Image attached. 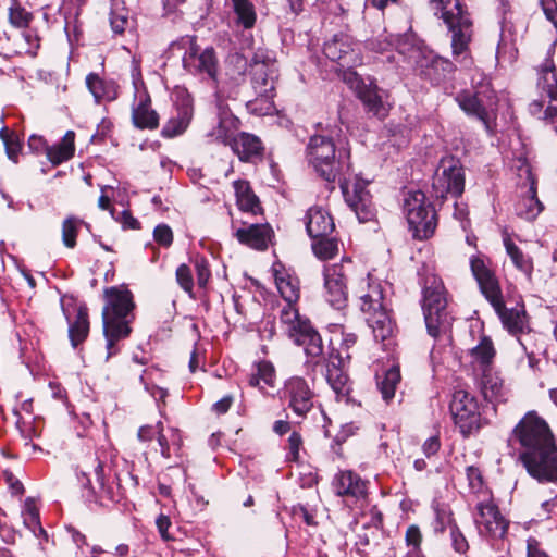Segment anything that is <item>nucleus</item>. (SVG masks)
<instances>
[{"mask_svg":"<svg viewBox=\"0 0 557 557\" xmlns=\"http://www.w3.org/2000/svg\"><path fill=\"white\" fill-rule=\"evenodd\" d=\"M307 158L323 180L329 183L339 181L345 202L355 212L359 222L364 223L374 219L376 210L367 189L368 183L356 178V182L350 184L346 178L351 171L348 147H337L331 137L314 135L307 145Z\"/></svg>","mask_w":557,"mask_h":557,"instance_id":"nucleus-1","label":"nucleus"},{"mask_svg":"<svg viewBox=\"0 0 557 557\" xmlns=\"http://www.w3.org/2000/svg\"><path fill=\"white\" fill-rule=\"evenodd\" d=\"M509 445L518 461L539 483H557V443L550 426L536 411H528L512 429Z\"/></svg>","mask_w":557,"mask_h":557,"instance_id":"nucleus-2","label":"nucleus"},{"mask_svg":"<svg viewBox=\"0 0 557 557\" xmlns=\"http://www.w3.org/2000/svg\"><path fill=\"white\" fill-rule=\"evenodd\" d=\"M273 274L275 285L286 301L280 312V323L284 333L296 345L302 346L307 356L321 357L323 354L321 335L312 326L310 320L301 317L295 307L300 297L299 278L282 263L273 265Z\"/></svg>","mask_w":557,"mask_h":557,"instance_id":"nucleus-3","label":"nucleus"},{"mask_svg":"<svg viewBox=\"0 0 557 557\" xmlns=\"http://www.w3.org/2000/svg\"><path fill=\"white\" fill-rule=\"evenodd\" d=\"M470 268L479 284L481 293L499 317L504 327L511 335L517 336L518 342L527 352L528 347L519 337L520 335L530 332L524 306L521 305L515 308H507L505 306L499 281L483 257L472 256L470 259Z\"/></svg>","mask_w":557,"mask_h":557,"instance_id":"nucleus-4","label":"nucleus"},{"mask_svg":"<svg viewBox=\"0 0 557 557\" xmlns=\"http://www.w3.org/2000/svg\"><path fill=\"white\" fill-rule=\"evenodd\" d=\"M82 474L86 478L85 487L88 488V499L100 505L108 506L120 502L126 487L135 488L139 484L138 478L131 471L125 472V478L121 473H114V483L107 482V470L111 471L106 451H96L87 456L82 462Z\"/></svg>","mask_w":557,"mask_h":557,"instance_id":"nucleus-5","label":"nucleus"},{"mask_svg":"<svg viewBox=\"0 0 557 557\" xmlns=\"http://www.w3.org/2000/svg\"><path fill=\"white\" fill-rule=\"evenodd\" d=\"M106 305L102 309L103 334L107 341V359L119 352L116 343L127 338L132 310L135 307L133 294L123 286L104 289Z\"/></svg>","mask_w":557,"mask_h":557,"instance_id":"nucleus-6","label":"nucleus"},{"mask_svg":"<svg viewBox=\"0 0 557 557\" xmlns=\"http://www.w3.org/2000/svg\"><path fill=\"white\" fill-rule=\"evenodd\" d=\"M434 14L442 18L451 32V49L455 60L465 67L472 65L469 44L472 22L462 0H430Z\"/></svg>","mask_w":557,"mask_h":557,"instance_id":"nucleus-7","label":"nucleus"},{"mask_svg":"<svg viewBox=\"0 0 557 557\" xmlns=\"http://www.w3.org/2000/svg\"><path fill=\"white\" fill-rule=\"evenodd\" d=\"M422 295L428 333L434 338H440L450 331L454 321L448 310L447 292L443 281L435 275L426 276Z\"/></svg>","mask_w":557,"mask_h":557,"instance_id":"nucleus-8","label":"nucleus"},{"mask_svg":"<svg viewBox=\"0 0 557 557\" xmlns=\"http://www.w3.org/2000/svg\"><path fill=\"white\" fill-rule=\"evenodd\" d=\"M359 290L360 310L366 314L369 327L376 341H385L394 330L393 321L384 304L383 287L370 275L361 282Z\"/></svg>","mask_w":557,"mask_h":557,"instance_id":"nucleus-9","label":"nucleus"},{"mask_svg":"<svg viewBox=\"0 0 557 557\" xmlns=\"http://www.w3.org/2000/svg\"><path fill=\"white\" fill-rule=\"evenodd\" d=\"M471 87L457 92L455 100L468 116L478 119L491 132V111L497 103L496 92L490 78L480 72L472 75Z\"/></svg>","mask_w":557,"mask_h":557,"instance_id":"nucleus-10","label":"nucleus"},{"mask_svg":"<svg viewBox=\"0 0 557 557\" xmlns=\"http://www.w3.org/2000/svg\"><path fill=\"white\" fill-rule=\"evenodd\" d=\"M403 211L409 230L416 239H428L437 227V214L434 206L421 190L404 193Z\"/></svg>","mask_w":557,"mask_h":557,"instance_id":"nucleus-11","label":"nucleus"},{"mask_svg":"<svg viewBox=\"0 0 557 557\" xmlns=\"http://www.w3.org/2000/svg\"><path fill=\"white\" fill-rule=\"evenodd\" d=\"M172 48L185 49L182 58L183 67L194 75H207L216 81L218 57L212 47L200 50L195 37H184L174 42Z\"/></svg>","mask_w":557,"mask_h":557,"instance_id":"nucleus-12","label":"nucleus"},{"mask_svg":"<svg viewBox=\"0 0 557 557\" xmlns=\"http://www.w3.org/2000/svg\"><path fill=\"white\" fill-rule=\"evenodd\" d=\"M449 410L455 425L468 437L481 428V412L476 398L467 391L454 392Z\"/></svg>","mask_w":557,"mask_h":557,"instance_id":"nucleus-13","label":"nucleus"},{"mask_svg":"<svg viewBox=\"0 0 557 557\" xmlns=\"http://www.w3.org/2000/svg\"><path fill=\"white\" fill-rule=\"evenodd\" d=\"M277 78L276 67L259 66L252 70L251 84L257 97L247 102L251 112L268 114L274 109L273 99Z\"/></svg>","mask_w":557,"mask_h":557,"instance_id":"nucleus-14","label":"nucleus"},{"mask_svg":"<svg viewBox=\"0 0 557 557\" xmlns=\"http://www.w3.org/2000/svg\"><path fill=\"white\" fill-rule=\"evenodd\" d=\"M351 267V260L345 259L324 268V293L325 300L333 308L341 310L346 307L348 300L347 277Z\"/></svg>","mask_w":557,"mask_h":557,"instance_id":"nucleus-15","label":"nucleus"},{"mask_svg":"<svg viewBox=\"0 0 557 557\" xmlns=\"http://www.w3.org/2000/svg\"><path fill=\"white\" fill-rule=\"evenodd\" d=\"M356 46L348 35L339 34L326 41L323 47V53L327 59L348 69L345 79L349 82H352V78L358 79L357 73L351 69L362 63L359 49Z\"/></svg>","mask_w":557,"mask_h":557,"instance_id":"nucleus-16","label":"nucleus"},{"mask_svg":"<svg viewBox=\"0 0 557 557\" xmlns=\"http://www.w3.org/2000/svg\"><path fill=\"white\" fill-rule=\"evenodd\" d=\"M282 398L295 416L304 419L313 409L315 395L304 377L293 376L285 382Z\"/></svg>","mask_w":557,"mask_h":557,"instance_id":"nucleus-17","label":"nucleus"},{"mask_svg":"<svg viewBox=\"0 0 557 557\" xmlns=\"http://www.w3.org/2000/svg\"><path fill=\"white\" fill-rule=\"evenodd\" d=\"M224 124L225 120L221 119L219 122L216 138L224 144H230L232 150L238 156L240 161L249 162L253 158L262 156L263 146L257 136L249 133H240L231 138Z\"/></svg>","mask_w":557,"mask_h":557,"instance_id":"nucleus-18","label":"nucleus"},{"mask_svg":"<svg viewBox=\"0 0 557 557\" xmlns=\"http://www.w3.org/2000/svg\"><path fill=\"white\" fill-rule=\"evenodd\" d=\"M455 64L443 57L436 55L433 51L425 50L413 66V71L420 77L438 85L455 72Z\"/></svg>","mask_w":557,"mask_h":557,"instance_id":"nucleus-19","label":"nucleus"},{"mask_svg":"<svg viewBox=\"0 0 557 557\" xmlns=\"http://www.w3.org/2000/svg\"><path fill=\"white\" fill-rule=\"evenodd\" d=\"M537 88L548 98L543 119L553 121L557 116V69L550 57L537 69Z\"/></svg>","mask_w":557,"mask_h":557,"instance_id":"nucleus-20","label":"nucleus"},{"mask_svg":"<svg viewBox=\"0 0 557 557\" xmlns=\"http://www.w3.org/2000/svg\"><path fill=\"white\" fill-rule=\"evenodd\" d=\"M433 191L436 198L444 199L447 195L457 198L465 190V173L461 166L456 164L444 168L441 173H436L432 183Z\"/></svg>","mask_w":557,"mask_h":557,"instance_id":"nucleus-21","label":"nucleus"},{"mask_svg":"<svg viewBox=\"0 0 557 557\" xmlns=\"http://www.w3.org/2000/svg\"><path fill=\"white\" fill-rule=\"evenodd\" d=\"M350 354L343 356L341 351H332L326 363V381L337 396H347L350 393L349 377L345 371L346 361Z\"/></svg>","mask_w":557,"mask_h":557,"instance_id":"nucleus-22","label":"nucleus"},{"mask_svg":"<svg viewBox=\"0 0 557 557\" xmlns=\"http://www.w3.org/2000/svg\"><path fill=\"white\" fill-rule=\"evenodd\" d=\"M234 235L240 244L263 251L271 244L274 232L269 223H244Z\"/></svg>","mask_w":557,"mask_h":557,"instance_id":"nucleus-23","label":"nucleus"},{"mask_svg":"<svg viewBox=\"0 0 557 557\" xmlns=\"http://www.w3.org/2000/svg\"><path fill=\"white\" fill-rule=\"evenodd\" d=\"M476 386L485 400L491 403L506 401V389L504 380L495 368L474 372Z\"/></svg>","mask_w":557,"mask_h":557,"instance_id":"nucleus-24","label":"nucleus"},{"mask_svg":"<svg viewBox=\"0 0 557 557\" xmlns=\"http://www.w3.org/2000/svg\"><path fill=\"white\" fill-rule=\"evenodd\" d=\"M333 488L338 496L364 499L368 495L367 482L361 476L351 471H339L333 479Z\"/></svg>","mask_w":557,"mask_h":557,"instance_id":"nucleus-25","label":"nucleus"},{"mask_svg":"<svg viewBox=\"0 0 557 557\" xmlns=\"http://www.w3.org/2000/svg\"><path fill=\"white\" fill-rule=\"evenodd\" d=\"M476 509L479 517L475 519V522L479 525H483L490 535L503 537L507 533L508 522L493 502L479 503Z\"/></svg>","mask_w":557,"mask_h":557,"instance_id":"nucleus-26","label":"nucleus"},{"mask_svg":"<svg viewBox=\"0 0 557 557\" xmlns=\"http://www.w3.org/2000/svg\"><path fill=\"white\" fill-rule=\"evenodd\" d=\"M194 108L189 96L182 98L177 103L175 113L164 124L161 135L164 138H174L182 135L190 124Z\"/></svg>","mask_w":557,"mask_h":557,"instance_id":"nucleus-27","label":"nucleus"},{"mask_svg":"<svg viewBox=\"0 0 557 557\" xmlns=\"http://www.w3.org/2000/svg\"><path fill=\"white\" fill-rule=\"evenodd\" d=\"M306 230L311 238L329 236L335 227L333 218L321 207H312L306 213Z\"/></svg>","mask_w":557,"mask_h":557,"instance_id":"nucleus-28","label":"nucleus"},{"mask_svg":"<svg viewBox=\"0 0 557 557\" xmlns=\"http://www.w3.org/2000/svg\"><path fill=\"white\" fill-rule=\"evenodd\" d=\"M138 96L139 101L132 109L133 124L139 129H156L159 125V115L151 109L149 94L144 89Z\"/></svg>","mask_w":557,"mask_h":557,"instance_id":"nucleus-29","label":"nucleus"},{"mask_svg":"<svg viewBox=\"0 0 557 557\" xmlns=\"http://www.w3.org/2000/svg\"><path fill=\"white\" fill-rule=\"evenodd\" d=\"M86 86L97 103L114 101L119 96V86L113 79H106L96 73L86 76Z\"/></svg>","mask_w":557,"mask_h":557,"instance_id":"nucleus-30","label":"nucleus"},{"mask_svg":"<svg viewBox=\"0 0 557 557\" xmlns=\"http://www.w3.org/2000/svg\"><path fill=\"white\" fill-rule=\"evenodd\" d=\"M503 244L513 267L523 273L529 281H531L534 269L532 257L524 253V251L516 245L511 235L506 230L503 233Z\"/></svg>","mask_w":557,"mask_h":557,"instance_id":"nucleus-31","label":"nucleus"},{"mask_svg":"<svg viewBox=\"0 0 557 557\" xmlns=\"http://www.w3.org/2000/svg\"><path fill=\"white\" fill-rule=\"evenodd\" d=\"M358 97L362 101L368 113H371L380 120L387 116L388 108L383 102L381 89L375 84L370 83L369 85L360 87L358 90Z\"/></svg>","mask_w":557,"mask_h":557,"instance_id":"nucleus-32","label":"nucleus"},{"mask_svg":"<svg viewBox=\"0 0 557 557\" xmlns=\"http://www.w3.org/2000/svg\"><path fill=\"white\" fill-rule=\"evenodd\" d=\"M470 355L473 359V372L494 368L493 361L496 356V350L492 339L488 336L482 335L479 344L470 350Z\"/></svg>","mask_w":557,"mask_h":557,"instance_id":"nucleus-33","label":"nucleus"},{"mask_svg":"<svg viewBox=\"0 0 557 557\" xmlns=\"http://www.w3.org/2000/svg\"><path fill=\"white\" fill-rule=\"evenodd\" d=\"M234 13V23L243 29H252L257 23V11L251 0H226Z\"/></svg>","mask_w":557,"mask_h":557,"instance_id":"nucleus-34","label":"nucleus"},{"mask_svg":"<svg viewBox=\"0 0 557 557\" xmlns=\"http://www.w3.org/2000/svg\"><path fill=\"white\" fill-rule=\"evenodd\" d=\"M65 312V309H63ZM69 322V338L74 348L82 344L89 334V315L88 308L86 305H79L77 308V314L74 321L70 320V317L64 313Z\"/></svg>","mask_w":557,"mask_h":557,"instance_id":"nucleus-35","label":"nucleus"},{"mask_svg":"<svg viewBox=\"0 0 557 557\" xmlns=\"http://www.w3.org/2000/svg\"><path fill=\"white\" fill-rule=\"evenodd\" d=\"M542 211L543 205L537 198L536 183L532 178L525 195L516 203V213L527 221H533Z\"/></svg>","mask_w":557,"mask_h":557,"instance_id":"nucleus-36","label":"nucleus"},{"mask_svg":"<svg viewBox=\"0 0 557 557\" xmlns=\"http://www.w3.org/2000/svg\"><path fill=\"white\" fill-rule=\"evenodd\" d=\"M233 185L236 195V203L242 211L252 214H257L261 211L259 199L252 191L249 182L237 180Z\"/></svg>","mask_w":557,"mask_h":557,"instance_id":"nucleus-37","label":"nucleus"},{"mask_svg":"<svg viewBox=\"0 0 557 557\" xmlns=\"http://www.w3.org/2000/svg\"><path fill=\"white\" fill-rule=\"evenodd\" d=\"M74 139L75 133L73 131H67L59 144L47 146L46 153L49 161L54 165H59L71 159L75 150Z\"/></svg>","mask_w":557,"mask_h":557,"instance_id":"nucleus-38","label":"nucleus"},{"mask_svg":"<svg viewBox=\"0 0 557 557\" xmlns=\"http://www.w3.org/2000/svg\"><path fill=\"white\" fill-rule=\"evenodd\" d=\"M275 382V369L270 361H259L251 368V372L248 374V384L251 387H259L261 391L264 389L263 383L267 386L273 387Z\"/></svg>","mask_w":557,"mask_h":557,"instance_id":"nucleus-39","label":"nucleus"},{"mask_svg":"<svg viewBox=\"0 0 557 557\" xmlns=\"http://www.w3.org/2000/svg\"><path fill=\"white\" fill-rule=\"evenodd\" d=\"M157 441L162 457L170 459L173 456H180L183 438L178 429L168 428L166 433L157 435Z\"/></svg>","mask_w":557,"mask_h":557,"instance_id":"nucleus-40","label":"nucleus"},{"mask_svg":"<svg viewBox=\"0 0 557 557\" xmlns=\"http://www.w3.org/2000/svg\"><path fill=\"white\" fill-rule=\"evenodd\" d=\"M392 39L394 41L393 48H395L397 53L403 55L404 59L412 65V67L425 51V49L412 44L406 36L394 35Z\"/></svg>","mask_w":557,"mask_h":557,"instance_id":"nucleus-41","label":"nucleus"},{"mask_svg":"<svg viewBox=\"0 0 557 557\" xmlns=\"http://www.w3.org/2000/svg\"><path fill=\"white\" fill-rule=\"evenodd\" d=\"M400 370L398 367H392L386 370L383 376H377V387L382 398L388 403L391 401L396 392V387L400 382Z\"/></svg>","mask_w":557,"mask_h":557,"instance_id":"nucleus-42","label":"nucleus"},{"mask_svg":"<svg viewBox=\"0 0 557 557\" xmlns=\"http://www.w3.org/2000/svg\"><path fill=\"white\" fill-rule=\"evenodd\" d=\"M22 517L25 527L35 535H44L47 537V533L40 523L39 509L33 498H27L25 500Z\"/></svg>","mask_w":557,"mask_h":557,"instance_id":"nucleus-43","label":"nucleus"},{"mask_svg":"<svg viewBox=\"0 0 557 557\" xmlns=\"http://www.w3.org/2000/svg\"><path fill=\"white\" fill-rule=\"evenodd\" d=\"M312 250L321 260L332 259L338 252V240L334 237L323 236L312 238Z\"/></svg>","mask_w":557,"mask_h":557,"instance_id":"nucleus-44","label":"nucleus"},{"mask_svg":"<svg viewBox=\"0 0 557 557\" xmlns=\"http://www.w3.org/2000/svg\"><path fill=\"white\" fill-rule=\"evenodd\" d=\"M33 21V14L28 12L18 0H11L9 7V22L16 28H26Z\"/></svg>","mask_w":557,"mask_h":557,"instance_id":"nucleus-45","label":"nucleus"},{"mask_svg":"<svg viewBox=\"0 0 557 557\" xmlns=\"http://www.w3.org/2000/svg\"><path fill=\"white\" fill-rule=\"evenodd\" d=\"M84 221L75 215H69L62 222V242L65 247L73 249L76 246L78 231Z\"/></svg>","mask_w":557,"mask_h":557,"instance_id":"nucleus-46","label":"nucleus"},{"mask_svg":"<svg viewBox=\"0 0 557 557\" xmlns=\"http://www.w3.org/2000/svg\"><path fill=\"white\" fill-rule=\"evenodd\" d=\"M435 512V520L433 523L434 531L436 533H443L447 528H451V524L457 523L453 517V511L447 505L435 504L433 505Z\"/></svg>","mask_w":557,"mask_h":557,"instance_id":"nucleus-47","label":"nucleus"},{"mask_svg":"<svg viewBox=\"0 0 557 557\" xmlns=\"http://www.w3.org/2000/svg\"><path fill=\"white\" fill-rule=\"evenodd\" d=\"M450 546L455 553L463 556L468 553L470 545L469 542L460 530L457 523L451 524L449 529Z\"/></svg>","mask_w":557,"mask_h":557,"instance_id":"nucleus-48","label":"nucleus"},{"mask_svg":"<svg viewBox=\"0 0 557 557\" xmlns=\"http://www.w3.org/2000/svg\"><path fill=\"white\" fill-rule=\"evenodd\" d=\"M175 276L181 288L187 293L189 297L194 298V278L190 268L185 263L180 264L176 269Z\"/></svg>","mask_w":557,"mask_h":557,"instance_id":"nucleus-49","label":"nucleus"},{"mask_svg":"<svg viewBox=\"0 0 557 557\" xmlns=\"http://www.w3.org/2000/svg\"><path fill=\"white\" fill-rule=\"evenodd\" d=\"M251 64L253 69L259 66L276 67L275 54L272 50H269L264 47H259L253 52Z\"/></svg>","mask_w":557,"mask_h":557,"instance_id":"nucleus-50","label":"nucleus"},{"mask_svg":"<svg viewBox=\"0 0 557 557\" xmlns=\"http://www.w3.org/2000/svg\"><path fill=\"white\" fill-rule=\"evenodd\" d=\"M302 446V437L300 433L294 431L290 433L287 440V454L286 461L288 462H299L300 456L299 450Z\"/></svg>","mask_w":557,"mask_h":557,"instance_id":"nucleus-51","label":"nucleus"},{"mask_svg":"<svg viewBox=\"0 0 557 557\" xmlns=\"http://www.w3.org/2000/svg\"><path fill=\"white\" fill-rule=\"evenodd\" d=\"M129 24L128 13L124 10L114 9L110 13V25L115 34H123Z\"/></svg>","mask_w":557,"mask_h":557,"instance_id":"nucleus-52","label":"nucleus"},{"mask_svg":"<svg viewBox=\"0 0 557 557\" xmlns=\"http://www.w3.org/2000/svg\"><path fill=\"white\" fill-rule=\"evenodd\" d=\"M194 265L197 274V284L200 288H206L210 276L211 271L209 267V262L205 257H197L194 260Z\"/></svg>","mask_w":557,"mask_h":557,"instance_id":"nucleus-53","label":"nucleus"},{"mask_svg":"<svg viewBox=\"0 0 557 557\" xmlns=\"http://www.w3.org/2000/svg\"><path fill=\"white\" fill-rule=\"evenodd\" d=\"M153 239L162 247L169 248L173 243V232L168 224H158L153 230Z\"/></svg>","mask_w":557,"mask_h":557,"instance_id":"nucleus-54","label":"nucleus"},{"mask_svg":"<svg viewBox=\"0 0 557 557\" xmlns=\"http://www.w3.org/2000/svg\"><path fill=\"white\" fill-rule=\"evenodd\" d=\"M394 35H380L376 38L370 40L368 46L371 50L383 53L385 51L391 50L394 47V41L392 39Z\"/></svg>","mask_w":557,"mask_h":557,"instance_id":"nucleus-55","label":"nucleus"},{"mask_svg":"<svg viewBox=\"0 0 557 557\" xmlns=\"http://www.w3.org/2000/svg\"><path fill=\"white\" fill-rule=\"evenodd\" d=\"M537 517L541 520H548L557 517V494L550 499L542 502L537 511Z\"/></svg>","mask_w":557,"mask_h":557,"instance_id":"nucleus-56","label":"nucleus"},{"mask_svg":"<svg viewBox=\"0 0 557 557\" xmlns=\"http://www.w3.org/2000/svg\"><path fill=\"white\" fill-rule=\"evenodd\" d=\"M527 557H550L544 549L543 544L535 537L527 540Z\"/></svg>","mask_w":557,"mask_h":557,"instance_id":"nucleus-57","label":"nucleus"},{"mask_svg":"<svg viewBox=\"0 0 557 557\" xmlns=\"http://www.w3.org/2000/svg\"><path fill=\"white\" fill-rule=\"evenodd\" d=\"M540 5L546 18L554 25L557 30V1L556 0H540Z\"/></svg>","mask_w":557,"mask_h":557,"instance_id":"nucleus-58","label":"nucleus"},{"mask_svg":"<svg viewBox=\"0 0 557 557\" xmlns=\"http://www.w3.org/2000/svg\"><path fill=\"white\" fill-rule=\"evenodd\" d=\"M3 143L5 145V150H7V154H8L9 159L16 162L18 153L21 151V144H20L17 136L14 134L13 136L9 137L8 139L4 138Z\"/></svg>","mask_w":557,"mask_h":557,"instance_id":"nucleus-59","label":"nucleus"},{"mask_svg":"<svg viewBox=\"0 0 557 557\" xmlns=\"http://www.w3.org/2000/svg\"><path fill=\"white\" fill-rule=\"evenodd\" d=\"M422 539V533L418 525L411 524L407 528L405 534L406 546L421 545Z\"/></svg>","mask_w":557,"mask_h":557,"instance_id":"nucleus-60","label":"nucleus"},{"mask_svg":"<svg viewBox=\"0 0 557 557\" xmlns=\"http://www.w3.org/2000/svg\"><path fill=\"white\" fill-rule=\"evenodd\" d=\"M382 528H383V516L376 508H373L371 510L370 523L364 525V530L366 531L371 530V534L373 536H375L377 531H380Z\"/></svg>","mask_w":557,"mask_h":557,"instance_id":"nucleus-61","label":"nucleus"},{"mask_svg":"<svg viewBox=\"0 0 557 557\" xmlns=\"http://www.w3.org/2000/svg\"><path fill=\"white\" fill-rule=\"evenodd\" d=\"M441 448V441L437 435L431 436L422 445L423 454L430 458L435 456Z\"/></svg>","mask_w":557,"mask_h":557,"instance_id":"nucleus-62","label":"nucleus"},{"mask_svg":"<svg viewBox=\"0 0 557 557\" xmlns=\"http://www.w3.org/2000/svg\"><path fill=\"white\" fill-rule=\"evenodd\" d=\"M466 475L469 481V485L471 488H480L482 486L483 480L482 474L479 468L474 466H469L466 469Z\"/></svg>","mask_w":557,"mask_h":557,"instance_id":"nucleus-63","label":"nucleus"},{"mask_svg":"<svg viewBox=\"0 0 557 557\" xmlns=\"http://www.w3.org/2000/svg\"><path fill=\"white\" fill-rule=\"evenodd\" d=\"M116 220L122 224L123 228L127 230H139L140 223L139 221L132 215V213L127 210L122 211L121 216L116 218Z\"/></svg>","mask_w":557,"mask_h":557,"instance_id":"nucleus-64","label":"nucleus"}]
</instances>
